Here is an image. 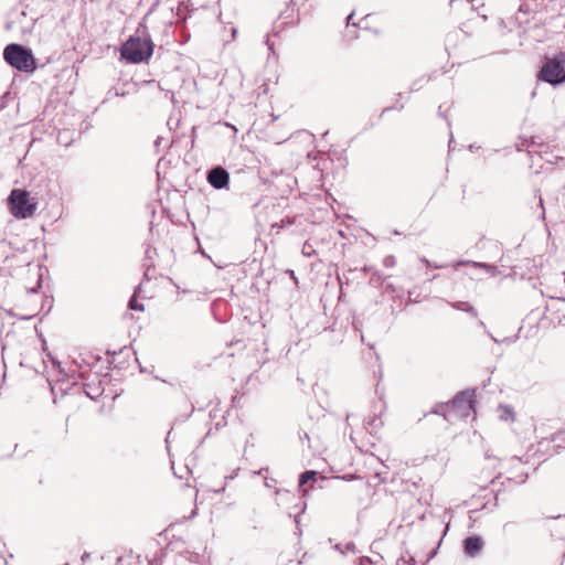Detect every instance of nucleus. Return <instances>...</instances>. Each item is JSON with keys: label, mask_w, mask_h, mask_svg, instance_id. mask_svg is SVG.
Here are the masks:
<instances>
[{"label": "nucleus", "mask_w": 565, "mask_h": 565, "mask_svg": "<svg viewBox=\"0 0 565 565\" xmlns=\"http://www.w3.org/2000/svg\"><path fill=\"white\" fill-rule=\"evenodd\" d=\"M6 62L20 72L33 73L36 70V61L31 50L20 44H9L3 51Z\"/></svg>", "instance_id": "obj_1"}, {"label": "nucleus", "mask_w": 565, "mask_h": 565, "mask_svg": "<svg viewBox=\"0 0 565 565\" xmlns=\"http://www.w3.org/2000/svg\"><path fill=\"white\" fill-rule=\"evenodd\" d=\"M153 43L150 38L131 36L122 46L121 55L130 63H141L150 58Z\"/></svg>", "instance_id": "obj_2"}, {"label": "nucleus", "mask_w": 565, "mask_h": 565, "mask_svg": "<svg viewBox=\"0 0 565 565\" xmlns=\"http://www.w3.org/2000/svg\"><path fill=\"white\" fill-rule=\"evenodd\" d=\"M9 210L17 218L31 217L36 210V201L30 196L25 190L14 189L11 191L8 199Z\"/></svg>", "instance_id": "obj_3"}, {"label": "nucleus", "mask_w": 565, "mask_h": 565, "mask_svg": "<svg viewBox=\"0 0 565 565\" xmlns=\"http://www.w3.org/2000/svg\"><path fill=\"white\" fill-rule=\"evenodd\" d=\"M537 77L552 85L563 84L565 82V53L561 52L553 57H546Z\"/></svg>", "instance_id": "obj_4"}, {"label": "nucleus", "mask_w": 565, "mask_h": 565, "mask_svg": "<svg viewBox=\"0 0 565 565\" xmlns=\"http://www.w3.org/2000/svg\"><path fill=\"white\" fill-rule=\"evenodd\" d=\"M473 392H461L455 396L452 402L448 404L446 407L448 409V415H445L447 419L457 418H466L470 415L473 409Z\"/></svg>", "instance_id": "obj_5"}, {"label": "nucleus", "mask_w": 565, "mask_h": 565, "mask_svg": "<svg viewBox=\"0 0 565 565\" xmlns=\"http://www.w3.org/2000/svg\"><path fill=\"white\" fill-rule=\"evenodd\" d=\"M207 181L213 188L221 190L227 186L230 174L225 169L216 167L207 173Z\"/></svg>", "instance_id": "obj_6"}, {"label": "nucleus", "mask_w": 565, "mask_h": 565, "mask_svg": "<svg viewBox=\"0 0 565 565\" xmlns=\"http://www.w3.org/2000/svg\"><path fill=\"white\" fill-rule=\"evenodd\" d=\"M484 546L483 540L478 536H469L463 541V551L469 557L478 556Z\"/></svg>", "instance_id": "obj_7"}, {"label": "nucleus", "mask_w": 565, "mask_h": 565, "mask_svg": "<svg viewBox=\"0 0 565 565\" xmlns=\"http://www.w3.org/2000/svg\"><path fill=\"white\" fill-rule=\"evenodd\" d=\"M461 265H471L475 268H482V269H484L491 276H495L497 273H498L497 267L488 265L486 263H477V262L466 260V262H458L455 265V267L457 268V267H459Z\"/></svg>", "instance_id": "obj_8"}, {"label": "nucleus", "mask_w": 565, "mask_h": 565, "mask_svg": "<svg viewBox=\"0 0 565 565\" xmlns=\"http://www.w3.org/2000/svg\"><path fill=\"white\" fill-rule=\"evenodd\" d=\"M452 307L458 310L469 312L475 317L477 316L476 309L467 301L455 302V303H452Z\"/></svg>", "instance_id": "obj_9"}, {"label": "nucleus", "mask_w": 565, "mask_h": 565, "mask_svg": "<svg viewBox=\"0 0 565 565\" xmlns=\"http://www.w3.org/2000/svg\"><path fill=\"white\" fill-rule=\"evenodd\" d=\"M301 254L305 257H312L317 254L315 247L309 242H305L301 248Z\"/></svg>", "instance_id": "obj_10"}, {"label": "nucleus", "mask_w": 565, "mask_h": 565, "mask_svg": "<svg viewBox=\"0 0 565 565\" xmlns=\"http://www.w3.org/2000/svg\"><path fill=\"white\" fill-rule=\"evenodd\" d=\"M317 476V471H306L300 476L299 486L306 484L309 480H313Z\"/></svg>", "instance_id": "obj_11"}, {"label": "nucleus", "mask_w": 565, "mask_h": 565, "mask_svg": "<svg viewBox=\"0 0 565 565\" xmlns=\"http://www.w3.org/2000/svg\"><path fill=\"white\" fill-rule=\"evenodd\" d=\"M335 548L342 554H345L349 552L355 553V545L352 542H348L343 546L341 544H338V545H335Z\"/></svg>", "instance_id": "obj_12"}, {"label": "nucleus", "mask_w": 565, "mask_h": 565, "mask_svg": "<svg viewBox=\"0 0 565 565\" xmlns=\"http://www.w3.org/2000/svg\"><path fill=\"white\" fill-rule=\"evenodd\" d=\"M129 308L131 310L143 311V305L139 303L135 296L129 300Z\"/></svg>", "instance_id": "obj_13"}, {"label": "nucleus", "mask_w": 565, "mask_h": 565, "mask_svg": "<svg viewBox=\"0 0 565 565\" xmlns=\"http://www.w3.org/2000/svg\"><path fill=\"white\" fill-rule=\"evenodd\" d=\"M383 265L387 268H392L396 265V258L393 255H387L383 259Z\"/></svg>", "instance_id": "obj_14"}, {"label": "nucleus", "mask_w": 565, "mask_h": 565, "mask_svg": "<svg viewBox=\"0 0 565 565\" xmlns=\"http://www.w3.org/2000/svg\"><path fill=\"white\" fill-rule=\"evenodd\" d=\"M414 564H415V559L412 556H409L408 558H405L404 556H402L397 561V565H414Z\"/></svg>", "instance_id": "obj_15"}, {"label": "nucleus", "mask_w": 565, "mask_h": 565, "mask_svg": "<svg viewBox=\"0 0 565 565\" xmlns=\"http://www.w3.org/2000/svg\"><path fill=\"white\" fill-rule=\"evenodd\" d=\"M503 411H504V414H502V415H501V418H503V419H505V420H507V419H513L514 414H513V412H512V409H511V408H509V407H504V408H503Z\"/></svg>", "instance_id": "obj_16"}, {"label": "nucleus", "mask_w": 565, "mask_h": 565, "mask_svg": "<svg viewBox=\"0 0 565 565\" xmlns=\"http://www.w3.org/2000/svg\"><path fill=\"white\" fill-rule=\"evenodd\" d=\"M373 561L367 556H362L359 559V565H372Z\"/></svg>", "instance_id": "obj_17"}, {"label": "nucleus", "mask_w": 565, "mask_h": 565, "mask_svg": "<svg viewBox=\"0 0 565 565\" xmlns=\"http://www.w3.org/2000/svg\"><path fill=\"white\" fill-rule=\"evenodd\" d=\"M353 14H354V13L352 12V13H351V14H349V17L347 18V24H348V25H350V24L355 25V23H353V22H352Z\"/></svg>", "instance_id": "obj_18"}, {"label": "nucleus", "mask_w": 565, "mask_h": 565, "mask_svg": "<svg viewBox=\"0 0 565 565\" xmlns=\"http://www.w3.org/2000/svg\"><path fill=\"white\" fill-rule=\"evenodd\" d=\"M539 203H540V206L542 209V214L544 215L543 199H542L541 194L539 195Z\"/></svg>", "instance_id": "obj_19"}, {"label": "nucleus", "mask_w": 565, "mask_h": 565, "mask_svg": "<svg viewBox=\"0 0 565 565\" xmlns=\"http://www.w3.org/2000/svg\"><path fill=\"white\" fill-rule=\"evenodd\" d=\"M40 286H41V280L39 279L36 288H32V289H31V291H32V292H35V291H36V289H38Z\"/></svg>", "instance_id": "obj_20"}, {"label": "nucleus", "mask_w": 565, "mask_h": 565, "mask_svg": "<svg viewBox=\"0 0 565 565\" xmlns=\"http://www.w3.org/2000/svg\"><path fill=\"white\" fill-rule=\"evenodd\" d=\"M266 43H267V45H268V49H269L270 51H273V44H270L269 39H267Z\"/></svg>", "instance_id": "obj_21"}, {"label": "nucleus", "mask_w": 565, "mask_h": 565, "mask_svg": "<svg viewBox=\"0 0 565 565\" xmlns=\"http://www.w3.org/2000/svg\"><path fill=\"white\" fill-rule=\"evenodd\" d=\"M87 557H88V554H87V553H85V554L83 555L82 559H83V561H85V559H87Z\"/></svg>", "instance_id": "obj_22"}, {"label": "nucleus", "mask_w": 565, "mask_h": 565, "mask_svg": "<svg viewBox=\"0 0 565 565\" xmlns=\"http://www.w3.org/2000/svg\"><path fill=\"white\" fill-rule=\"evenodd\" d=\"M558 299L562 300V301H565V298H558Z\"/></svg>", "instance_id": "obj_23"}]
</instances>
